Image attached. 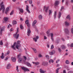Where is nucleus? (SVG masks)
I'll return each mask as SVG.
<instances>
[{
    "instance_id": "60",
    "label": "nucleus",
    "mask_w": 73,
    "mask_h": 73,
    "mask_svg": "<svg viewBox=\"0 0 73 73\" xmlns=\"http://www.w3.org/2000/svg\"><path fill=\"white\" fill-rule=\"evenodd\" d=\"M50 32H49V31H47V32H46V33L47 34H48L49 33H50Z\"/></svg>"
},
{
    "instance_id": "25",
    "label": "nucleus",
    "mask_w": 73,
    "mask_h": 73,
    "mask_svg": "<svg viewBox=\"0 0 73 73\" xmlns=\"http://www.w3.org/2000/svg\"><path fill=\"white\" fill-rule=\"evenodd\" d=\"M51 62L52 63H53V60L50 59L49 60V62L50 63V62Z\"/></svg>"
},
{
    "instance_id": "55",
    "label": "nucleus",
    "mask_w": 73,
    "mask_h": 73,
    "mask_svg": "<svg viewBox=\"0 0 73 73\" xmlns=\"http://www.w3.org/2000/svg\"><path fill=\"white\" fill-rule=\"evenodd\" d=\"M17 70L18 72H19V68L18 66H17Z\"/></svg>"
},
{
    "instance_id": "59",
    "label": "nucleus",
    "mask_w": 73,
    "mask_h": 73,
    "mask_svg": "<svg viewBox=\"0 0 73 73\" xmlns=\"http://www.w3.org/2000/svg\"><path fill=\"white\" fill-rule=\"evenodd\" d=\"M70 47H73V43H72L70 45Z\"/></svg>"
},
{
    "instance_id": "20",
    "label": "nucleus",
    "mask_w": 73,
    "mask_h": 73,
    "mask_svg": "<svg viewBox=\"0 0 73 73\" xmlns=\"http://www.w3.org/2000/svg\"><path fill=\"white\" fill-rule=\"evenodd\" d=\"M8 18L5 17L4 18V21L5 22H6V21H8Z\"/></svg>"
},
{
    "instance_id": "43",
    "label": "nucleus",
    "mask_w": 73,
    "mask_h": 73,
    "mask_svg": "<svg viewBox=\"0 0 73 73\" xmlns=\"http://www.w3.org/2000/svg\"><path fill=\"white\" fill-rule=\"evenodd\" d=\"M29 4H32V0H30Z\"/></svg>"
},
{
    "instance_id": "2",
    "label": "nucleus",
    "mask_w": 73,
    "mask_h": 73,
    "mask_svg": "<svg viewBox=\"0 0 73 73\" xmlns=\"http://www.w3.org/2000/svg\"><path fill=\"white\" fill-rule=\"evenodd\" d=\"M22 61L23 62H24V59L23 60V58H18V62H21Z\"/></svg>"
},
{
    "instance_id": "13",
    "label": "nucleus",
    "mask_w": 73,
    "mask_h": 73,
    "mask_svg": "<svg viewBox=\"0 0 73 73\" xmlns=\"http://www.w3.org/2000/svg\"><path fill=\"white\" fill-rule=\"evenodd\" d=\"M8 11H9V7H7L6 9V10H5V13L6 14H7L8 13Z\"/></svg>"
},
{
    "instance_id": "5",
    "label": "nucleus",
    "mask_w": 73,
    "mask_h": 73,
    "mask_svg": "<svg viewBox=\"0 0 73 73\" xmlns=\"http://www.w3.org/2000/svg\"><path fill=\"white\" fill-rule=\"evenodd\" d=\"M39 37L38 36H36V38H33V40L35 41V42H37V39H38Z\"/></svg>"
},
{
    "instance_id": "36",
    "label": "nucleus",
    "mask_w": 73,
    "mask_h": 73,
    "mask_svg": "<svg viewBox=\"0 0 73 73\" xmlns=\"http://www.w3.org/2000/svg\"><path fill=\"white\" fill-rule=\"evenodd\" d=\"M50 35L51 36V38L52 37H53V34L52 33H50Z\"/></svg>"
},
{
    "instance_id": "22",
    "label": "nucleus",
    "mask_w": 73,
    "mask_h": 73,
    "mask_svg": "<svg viewBox=\"0 0 73 73\" xmlns=\"http://www.w3.org/2000/svg\"><path fill=\"white\" fill-rule=\"evenodd\" d=\"M13 24H17V21H13Z\"/></svg>"
},
{
    "instance_id": "4",
    "label": "nucleus",
    "mask_w": 73,
    "mask_h": 73,
    "mask_svg": "<svg viewBox=\"0 0 73 73\" xmlns=\"http://www.w3.org/2000/svg\"><path fill=\"white\" fill-rule=\"evenodd\" d=\"M44 8L46 12H47L48 10H49V7H46V6H45L44 7Z\"/></svg>"
},
{
    "instance_id": "12",
    "label": "nucleus",
    "mask_w": 73,
    "mask_h": 73,
    "mask_svg": "<svg viewBox=\"0 0 73 73\" xmlns=\"http://www.w3.org/2000/svg\"><path fill=\"white\" fill-rule=\"evenodd\" d=\"M31 31L30 29H29L27 32V35L28 36H29V35H30V34H31Z\"/></svg>"
},
{
    "instance_id": "53",
    "label": "nucleus",
    "mask_w": 73,
    "mask_h": 73,
    "mask_svg": "<svg viewBox=\"0 0 73 73\" xmlns=\"http://www.w3.org/2000/svg\"><path fill=\"white\" fill-rule=\"evenodd\" d=\"M40 2H38L37 3V5H39L40 4Z\"/></svg>"
},
{
    "instance_id": "14",
    "label": "nucleus",
    "mask_w": 73,
    "mask_h": 73,
    "mask_svg": "<svg viewBox=\"0 0 73 73\" xmlns=\"http://www.w3.org/2000/svg\"><path fill=\"white\" fill-rule=\"evenodd\" d=\"M29 23V21H28V20H26L25 21V23L27 24V25L28 27L29 26V24H28Z\"/></svg>"
},
{
    "instance_id": "38",
    "label": "nucleus",
    "mask_w": 73,
    "mask_h": 73,
    "mask_svg": "<svg viewBox=\"0 0 73 73\" xmlns=\"http://www.w3.org/2000/svg\"><path fill=\"white\" fill-rule=\"evenodd\" d=\"M19 45L17 44L16 45V48L17 49H19Z\"/></svg>"
},
{
    "instance_id": "24",
    "label": "nucleus",
    "mask_w": 73,
    "mask_h": 73,
    "mask_svg": "<svg viewBox=\"0 0 73 73\" xmlns=\"http://www.w3.org/2000/svg\"><path fill=\"white\" fill-rule=\"evenodd\" d=\"M38 17H39V19L40 20L42 19V16L41 15H39L38 16Z\"/></svg>"
},
{
    "instance_id": "8",
    "label": "nucleus",
    "mask_w": 73,
    "mask_h": 73,
    "mask_svg": "<svg viewBox=\"0 0 73 73\" xmlns=\"http://www.w3.org/2000/svg\"><path fill=\"white\" fill-rule=\"evenodd\" d=\"M16 42H14V43L13 45L11 46L12 48H13V49H14V50H15V49H16L15 47V45H16Z\"/></svg>"
},
{
    "instance_id": "17",
    "label": "nucleus",
    "mask_w": 73,
    "mask_h": 73,
    "mask_svg": "<svg viewBox=\"0 0 73 73\" xmlns=\"http://www.w3.org/2000/svg\"><path fill=\"white\" fill-rule=\"evenodd\" d=\"M67 19H68V20H70V15H68L66 17Z\"/></svg>"
},
{
    "instance_id": "54",
    "label": "nucleus",
    "mask_w": 73,
    "mask_h": 73,
    "mask_svg": "<svg viewBox=\"0 0 73 73\" xmlns=\"http://www.w3.org/2000/svg\"><path fill=\"white\" fill-rule=\"evenodd\" d=\"M3 5H3V2H2L1 3V4L0 5V6H1H1H3Z\"/></svg>"
},
{
    "instance_id": "29",
    "label": "nucleus",
    "mask_w": 73,
    "mask_h": 73,
    "mask_svg": "<svg viewBox=\"0 0 73 73\" xmlns=\"http://www.w3.org/2000/svg\"><path fill=\"white\" fill-rule=\"evenodd\" d=\"M61 13L59 12L58 14V17L59 19H60L61 17Z\"/></svg>"
},
{
    "instance_id": "7",
    "label": "nucleus",
    "mask_w": 73,
    "mask_h": 73,
    "mask_svg": "<svg viewBox=\"0 0 73 73\" xmlns=\"http://www.w3.org/2000/svg\"><path fill=\"white\" fill-rule=\"evenodd\" d=\"M11 67V65L10 64H9L7 65V69H9Z\"/></svg>"
},
{
    "instance_id": "44",
    "label": "nucleus",
    "mask_w": 73,
    "mask_h": 73,
    "mask_svg": "<svg viewBox=\"0 0 73 73\" xmlns=\"http://www.w3.org/2000/svg\"><path fill=\"white\" fill-rule=\"evenodd\" d=\"M26 57H25V56H24V58H23V60H24V62H25V60H26Z\"/></svg>"
},
{
    "instance_id": "11",
    "label": "nucleus",
    "mask_w": 73,
    "mask_h": 73,
    "mask_svg": "<svg viewBox=\"0 0 73 73\" xmlns=\"http://www.w3.org/2000/svg\"><path fill=\"white\" fill-rule=\"evenodd\" d=\"M26 11H27V12L29 13H31L30 11H29V7H28V5L27 6Z\"/></svg>"
},
{
    "instance_id": "31",
    "label": "nucleus",
    "mask_w": 73,
    "mask_h": 73,
    "mask_svg": "<svg viewBox=\"0 0 73 73\" xmlns=\"http://www.w3.org/2000/svg\"><path fill=\"white\" fill-rule=\"evenodd\" d=\"M19 11L21 13H23V9H19Z\"/></svg>"
},
{
    "instance_id": "35",
    "label": "nucleus",
    "mask_w": 73,
    "mask_h": 73,
    "mask_svg": "<svg viewBox=\"0 0 73 73\" xmlns=\"http://www.w3.org/2000/svg\"><path fill=\"white\" fill-rule=\"evenodd\" d=\"M57 40L56 42H57V43H59V42H60V39H59V38H57Z\"/></svg>"
},
{
    "instance_id": "51",
    "label": "nucleus",
    "mask_w": 73,
    "mask_h": 73,
    "mask_svg": "<svg viewBox=\"0 0 73 73\" xmlns=\"http://www.w3.org/2000/svg\"><path fill=\"white\" fill-rule=\"evenodd\" d=\"M38 57H42V55H41V54H39L38 55Z\"/></svg>"
},
{
    "instance_id": "21",
    "label": "nucleus",
    "mask_w": 73,
    "mask_h": 73,
    "mask_svg": "<svg viewBox=\"0 0 73 73\" xmlns=\"http://www.w3.org/2000/svg\"><path fill=\"white\" fill-rule=\"evenodd\" d=\"M66 64H70V62L68 60H67L66 61Z\"/></svg>"
},
{
    "instance_id": "57",
    "label": "nucleus",
    "mask_w": 73,
    "mask_h": 73,
    "mask_svg": "<svg viewBox=\"0 0 73 73\" xmlns=\"http://www.w3.org/2000/svg\"><path fill=\"white\" fill-rule=\"evenodd\" d=\"M71 32L72 33H73V28L71 29Z\"/></svg>"
},
{
    "instance_id": "30",
    "label": "nucleus",
    "mask_w": 73,
    "mask_h": 73,
    "mask_svg": "<svg viewBox=\"0 0 73 73\" xmlns=\"http://www.w3.org/2000/svg\"><path fill=\"white\" fill-rule=\"evenodd\" d=\"M33 64H36V65H38V64H39V62H33Z\"/></svg>"
},
{
    "instance_id": "10",
    "label": "nucleus",
    "mask_w": 73,
    "mask_h": 73,
    "mask_svg": "<svg viewBox=\"0 0 73 73\" xmlns=\"http://www.w3.org/2000/svg\"><path fill=\"white\" fill-rule=\"evenodd\" d=\"M4 31V28L2 27L0 31V35H2V33H3V32Z\"/></svg>"
},
{
    "instance_id": "64",
    "label": "nucleus",
    "mask_w": 73,
    "mask_h": 73,
    "mask_svg": "<svg viewBox=\"0 0 73 73\" xmlns=\"http://www.w3.org/2000/svg\"><path fill=\"white\" fill-rule=\"evenodd\" d=\"M44 39H47V37H46L45 36H44Z\"/></svg>"
},
{
    "instance_id": "26",
    "label": "nucleus",
    "mask_w": 73,
    "mask_h": 73,
    "mask_svg": "<svg viewBox=\"0 0 73 73\" xmlns=\"http://www.w3.org/2000/svg\"><path fill=\"white\" fill-rule=\"evenodd\" d=\"M65 25H66V26H68V25H69V24L68 22H65Z\"/></svg>"
},
{
    "instance_id": "28",
    "label": "nucleus",
    "mask_w": 73,
    "mask_h": 73,
    "mask_svg": "<svg viewBox=\"0 0 73 73\" xmlns=\"http://www.w3.org/2000/svg\"><path fill=\"white\" fill-rule=\"evenodd\" d=\"M21 54H19L17 56L18 58H20V57H21Z\"/></svg>"
},
{
    "instance_id": "37",
    "label": "nucleus",
    "mask_w": 73,
    "mask_h": 73,
    "mask_svg": "<svg viewBox=\"0 0 73 73\" xmlns=\"http://www.w3.org/2000/svg\"><path fill=\"white\" fill-rule=\"evenodd\" d=\"M20 43V41L18 40V41L17 42L16 45H18V44H19Z\"/></svg>"
},
{
    "instance_id": "52",
    "label": "nucleus",
    "mask_w": 73,
    "mask_h": 73,
    "mask_svg": "<svg viewBox=\"0 0 73 73\" xmlns=\"http://www.w3.org/2000/svg\"><path fill=\"white\" fill-rule=\"evenodd\" d=\"M9 53H10V52L9 51H8L7 52V55L9 54Z\"/></svg>"
},
{
    "instance_id": "39",
    "label": "nucleus",
    "mask_w": 73,
    "mask_h": 73,
    "mask_svg": "<svg viewBox=\"0 0 73 73\" xmlns=\"http://www.w3.org/2000/svg\"><path fill=\"white\" fill-rule=\"evenodd\" d=\"M58 52H61V49H60V48H58Z\"/></svg>"
},
{
    "instance_id": "46",
    "label": "nucleus",
    "mask_w": 73,
    "mask_h": 73,
    "mask_svg": "<svg viewBox=\"0 0 73 73\" xmlns=\"http://www.w3.org/2000/svg\"><path fill=\"white\" fill-rule=\"evenodd\" d=\"M46 58H47V59H49V56L48 55H46L45 56Z\"/></svg>"
},
{
    "instance_id": "56",
    "label": "nucleus",
    "mask_w": 73,
    "mask_h": 73,
    "mask_svg": "<svg viewBox=\"0 0 73 73\" xmlns=\"http://www.w3.org/2000/svg\"><path fill=\"white\" fill-rule=\"evenodd\" d=\"M64 9V7H61V8L60 10V11H62V9Z\"/></svg>"
},
{
    "instance_id": "40",
    "label": "nucleus",
    "mask_w": 73,
    "mask_h": 73,
    "mask_svg": "<svg viewBox=\"0 0 73 73\" xmlns=\"http://www.w3.org/2000/svg\"><path fill=\"white\" fill-rule=\"evenodd\" d=\"M1 7L0 8V11H1V9L3 8H4V5H2V6H1Z\"/></svg>"
},
{
    "instance_id": "1",
    "label": "nucleus",
    "mask_w": 73,
    "mask_h": 73,
    "mask_svg": "<svg viewBox=\"0 0 73 73\" xmlns=\"http://www.w3.org/2000/svg\"><path fill=\"white\" fill-rule=\"evenodd\" d=\"M21 68L22 69L24 70V72H29V70L27 68L24 67H23Z\"/></svg>"
},
{
    "instance_id": "62",
    "label": "nucleus",
    "mask_w": 73,
    "mask_h": 73,
    "mask_svg": "<svg viewBox=\"0 0 73 73\" xmlns=\"http://www.w3.org/2000/svg\"><path fill=\"white\" fill-rule=\"evenodd\" d=\"M10 31H13V29L11 28L10 30Z\"/></svg>"
},
{
    "instance_id": "41",
    "label": "nucleus",
    "mask_w": 73,
    "mask_h": 73,
    "mask_svg": "<svg viewBox=\"0 0 73 73\" xmlns=\"http://www.w3.org/2000/svg\"><path fill=\"white\" fill-rule=\"evenodd\" d=\"M58 70H59V68H58L56 70V73H58Z\"/></svg>"
},
{
    "instance_id": "42",
    "label": "nucleus",
    "mask_w": 73,
    "mask_h": 73,
    "mask_svg": "<svg viewBox=\"0 0 73 73\" xmlns=\"http://www.w3.org/2000/svg\"><path fill=\"white\" fill-rule=\"evenodd\" d=\"M0 45H3V41L2 40L0 42Z\"/></svg>"
},
{
    "instance_id": "15",
    "label": "nucleus",
    "mask_w": 73,
    "mask_h": 73,
    "mask_svg": "<svg viewBox=\"0 0 73 73\" xmlns=\"http://www.w3.org/2000/svg\"><path fill=\"white\" fill-rule=\"evenodd\" d=\"M11 60L13 62H16V58H14V57H13L11 58Z\"/></svg>"
},
{
    "instance_id": "49",
    "label": "nucleus",
    "mask_w": 73,
    "mask_h": 73,
    "mask_svg": "<svg viewBox=\"0 0 73 73\" xmlns=\"http://www.w3.org/2000/svg\"><path fill=\"white\" fill-rule=\"evenodd\" d=\"M68 73H73V71H69Z\"/></svg>"
},
{
    "instance_id": "6",
    "label": "nucleus",
    "mask_w": 73,
    "mask_h": 73,
    "mask_svg": "<svg viewBox=\"0 0 73 73\" xmlns=\"http://www.w3.org/2000/svg\"><path fill=\"white\" fill-rule=\"evenodd\" d=\"M59 4L60 1H55L54 5H55V6H57V5H58Z\"/></svg>"
},
{
    "instance_id": "18",
    "label": "nucleus",
    "mask_w": 73,
    "mask_h": 73,
    "mask_svg": "<svg viewBox=\"0 0 73 73\" xmlns=\"http://www.w3.org/2000/svg\"><path fill=\"white\" fill-rule=\"evenodd\" d=\"M49 14L48 15L50 16L51 14H52V11L49 10L48 11Z\"/></svg>"
},
{
    "instance_id": "48",
    "label": "nucleus",
    "mask_w": 73,
    "mask_h": 73,
    "mask_svg": "<svg viewBox=\"0 0 73 73\" xmlns=\"http://www.w3.org/2000/svg\"><path fill=\"white\" fill-rule=\"evenodd\" d=\"M3 10H2V11H3V12H4V11H5V7H4V8H3Z\"/></svg>"
},
{
    "instance_id": "45",
    "label": "nucleus",
    "mask_w": 73,
    "mask_h": 73,
    "mask_svg": "<svg viewBox=\"0 0 73 73\" xmlns=\"http://www.w3.org/2000/svg\"><path fill=\"white\" fill-rule=\"evenodd\" d=\"M54 48V46H53V45H52L51 47V49H53V48Z\"/></svg>"
},
{
    "instance_id": "27",
    "label": "nucleus",
    "mask_w": 73,
    "mask_h": 73,
    "mask_svg": "<svg viewBox=\"0 0 73 73\" xmlns=\"http://www.w3.org/2000/svg\"><path fill=\"white\" fill-rule=\"evenodd\" d=\"M56 11H55V13H54V19H56Z\"/></svg>"
},
{
    "instance_id": "19",
    "label": "nucleus",
    "mask_w": 73,
    "mask_h": 73,
    "mask_svg": "<svg viewBox=\"0 0 73 73\" xmlns=\"http://www.w3.org/2000/svg\"><path fill=\"white\" fill-rule=\"evenodd\" d=\"M36 23H37V21H36V20L34 21L32 24L33 26H34L35 25V24H36Z\"/></svg>"
},
{
    "instance_id": "16",
    "label": "nucleus",
    "mask_w": 73,
    "mask_h": 73,
    "mask_svg": "<svg viewBox=\"0 0 73 73\" xmlns=\"http://www.w3.org/2000/svg\"><path fill=\"white\" fill-rule=\"evenodd\" d=\"M64 31L66 33H69V31L68 29H65L64 30Z\"/></svg>"
},
{
    "instance_id": "34",
    "label": "nucleus",
    "mask_w": 73,
    "mask_h": 73,
    "mask_svg": "<svg viewBox=\"0 0 73 73\" xmlns=\"http://www.w3.org/2000/svg\"><path fill=\"white\" fill-rule=\"evenodd\" d=\"M20 28L21 29H23V26L22 25H21L20 26Z\"/></svg>"
},
{
    "instance_id": "3",
    "label": "nucleus",
    "mask_w": 73,
    "mask_h": 73,
    "mask_svg": "<svg viewBox=\"0 0 73 73\" xmlns=\"http://www.w3.org/2000/svg\"><path fill=\"white\" fill-rule=\"evenodd\" d=\"M19 34H18L16 35V34H14L13 35V37L14 38H15L16 39H18L19 38Z\"/></svg>"
},
{
    "instance_id": "33",
    "label": "nucleus",
    "mask_w": 73,
    "mask_h": 73,
    "mask_svg": "<svg viewBox=\"0 0 73 73\" xmlns=\"http://www.w3.org/2000/svg\"><path fill=\"white\" fill-rule=\"evenodd\" d=\"M27 64L28 66H31V64H29V63L28 62H27Z\"/></svg>"
},
{
    "instance_id": "47",
    "label": "nucleus",
    "mask_w": 73,
    "mask_h": 73,
    "mask_svg": "<svg viewBox=\"0 0 73 73\" xmlns=\"http://www.w3.org/2000/svg\"><path fill=\"white\" fill-rule=\"evenodd\" d=\"M13 11H12L11 13H10V15H13Z\"/></svg>"
},
{
    "instance_id": "58",
    "label": "nucleus",
    "mask_w": 73,
    "mask_h": 73,
    "mask_svg": "<svg viewBox=\"0 0 73 73\" xmlns=\"http://www.w3.org/2000/svg\"><path fill=\"white\" fill-rule=\"evenodd\" d=\"M4 57V55H1V58H3Z\"/></svg>"
},
{
    "instance_id": "9",
    "label": "nucleus",
    "mask_w": 73,
    "mask_h": 73,
    "mask_svg": "<svg viewBox=\"0 0 73 73\" xmlns=\"http://www.w3.org/2000/svg\"><path fill=\"white\" fill-rule=\"evenodd\" d=\"M55 52V51L54 50H52L51 52H49V53L50 55H53L54 53Z\"/></svg>"
},
{
    "instance_id": "63",
    "label": "nucleus",
    "mask_w": 73,
    "mask_h": 73,
    "mask_svg": "<svg viewBox=\"0 0 73 73\" xmlns=\"http://www.w3.org/2000/svg\"><path fill=\"white\" fill-rule=\"evenodd\" d=\"M27 60H30V58L29 57H28L27 58Z\"/></svg>"
},
{
    "instance_id": "23",
    "label": "nucleus",
    "mask_w": 73,
    "mask_h": 73,
    "mask_svg": "<svg viewBox=\"0 0 73 73\" xmlns=\"http://www.w3.org/2000/svg\"><path fill=\"white\" fill-rule=\"evenodd\" d=\"M40 72H41V73H45V72L44 71H42V70L41 69H40Z\"/></svg>"
},
{
    "instance_id": "32",
    "label": "nucleus",
    "mask_w": 73,
    "mask_h": 73,
    "mask_svg": "<svg viewBox=\"0 0 73 73\" xmlns=\"http://www.w3.org/2000/svg\"><path fill=\"white\" fill-rule=\"evenodd\" d=\"M66 48V47H65V46H64V45H62L61 47V48L62 49H65V48Z\"/></svg>"
},
{
    "instance_id": "61",
    "label": "nucleus",
    "mask_w": 73,
    "mask_h": 73,
    "mask_svg": "<svg viewBox=\"0 0 73 73\" xmlns=\"http://www.w3.org/2000/svg\"><path fill=\"white\" fill-rule=\"evenodd\" d=\"M63 73H66V71L65 70H63Z\"/></svg>"
},
{
    "instance_id": "50",
    "label": "nucleus",
    "mask_w": 73,
    "mask_h": 73,
    "mask_svg": "<svg viewBox=\"0 0 73 73\" xmlns=\"http://www.w3.org/2000/svg\"><path fill=\"white\" fill-rule=\"evenodd\" d=\"M17 32L16 34H17V33L19 32V27H17Z\"/></svg>"
}]
</instances>
